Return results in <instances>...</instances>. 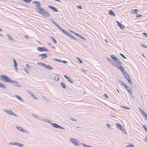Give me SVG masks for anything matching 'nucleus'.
I'll use <instances>...</instances> for the list:
<instances>
[{"label": "nucleus", "instance_id": "nucleus-1", "mask_svg": "<svg viewBox=\"0 0 147 147\" xmlns=\"http://www.w3.org/2000/svg\"><path fill=\"white\" fill-rule=\"evenodd\" d=\"M0 80L2 81L9 83H13L14 82L9 78L4 75H1L0 76Z\"/></svg>", "mask_w": 147, "mask_h": 147}, {"label": "nucleus", "instance_id": "nucleus-2", "mask_svg": "<svg viewBox=\"0 0 147 147\" xmlns=\"http://www.w3.org/2000/svg\"><path fill=\"white\" fill-rule=\"evenodd\" d=\"M123 75L125 78L127 79L129 84L130 85H132V82L130 78L129 75L126 72H123Z\"/></svg>", "mask_w": 147, "mask_h": 147}, {"label": "nucleus", "instance_id": "nucleus-3", "mask_svg": "<svg viewBox=\"0 0 147 147\" xmlns=\"http://www.w3.org/2000/svg\"><path fill=\"white\" fill-rule=\"evenodd\" d=\"M34 4H36V8H35V10L36 12H38L42 8L41 7V4L38 1H35L33 2Z\"/></svg>", "mask_w": 147, "mask_h": 147}, {"label": "nucleus", "instance_id": "nucleus-4", "mask_svg": "<svg viewBox=\"0 0 147 147\" xmlns=\"http://www.w3.org/2000/svg\"><path fill=\"white\" fill-rule=\"evenodd\" d=\"M70 142L74 145L78 146L80 145V142L73 138H71L70 139Z\"/></svg>", "mask_w": 147, "mask_h": 147}, {"label": "nucleus", "instance_id": "nucleus-5", "mask_svg": "<svg viewBox=\"0 0 147 147\" xmlns=\"http://www.w3.org/2000/svg\"><path fill=\"white\" fill-rule=\"evenodd\" d=\"M51 21L53 24L57 26L61 31H62L64 34H65L66 31L63 30L62 28L56 22L54 21L52 19H51Z\"/></svg>", "mask_w": 147, "mask_h": 147}, {"label": "nucleus", "instance_id": "nucleus-6", "mask_svg": "<svg viewBox=\"0 0 147 147\" xmlns=\"http://www.w3.org/2000/svg\"><path fill=\"white\" fill-rule=\"evenodd\" d=\"M51 126L60 129H65L63 127H62L56 123H51Z\"/></svg>", "mask_w": 147, "mask_h": 147}, {"label": "nucleus", "instance_id": "nucleus-7", "mask_svg": "<svg viewBox=\"0 0 147 147\" xmlns=\"http://www.w3.org/2000/svg\"><path fill=\"white\" fill-rule=\"evenodd\" d=\"M37 49L38 51L40 52H43L44 51L48 52H50L49 51L48 49H47L45 47H37Z\"/></svg>", "mask_w": 147, "mask_h": 147}, {"label": "nucleus", "instance_id": "nucleus-8", "mask_svg": "<svg viewBox=\"0 0 147 147\" xmlns=\"http://www.w3.org/2000/svg\"><path fill=\"white\" fill-rule=\"evenodd\" d=\"M42 10L43 11L40 14L45 17V18H48L50 17V14L45 9Z\"/></svg>", "mask_w": 147, "mask_h": 147}, {"label": "nucleus", "instance_id": "nucleus-9", "mask_svg": "<svg viewBox=\"0 0 147 147\" xmlns=\"http://www.w3.org/2000/svg\"><path fill=\"white\" fill-rule=\"evenodd\" d=\"M4 111L9 115H12L16 117H18V116L15 113H13L12 111H8L7 110H4Z\"/></svg>", "mask_w": 147, "mask_h": 147}, {"label": "nucleus", "instance_id": "nucleus-10", "mask_svg": "<svg viewBox=\"0 0 147 147\" xmlns=\"http://www.w3.org/2000/svg\"><path fill=\"white\" fill-rule=\"evenodd\" d=\"M107 59L108 61L110 63H111L112 65H114L115 67H117L118 65L117 63L115 62H114L113 60H112L111 59Z\"/></svg>", "mask_w": 147, "mask_h": 147}, {"label": "nucleus", "instance_id": "nucleus-11", "mask_svg": "<svg viewBox=\"0 0 147 147\" xmlns=\"http://www.w3.org/2000/svg\"><path fill=\"white\" fill-rule=\"evenodd\" d=\"M116 126L121 131H123L124 129L123 127L121 124L119 123H117L116 124Z\"/></svg>", "mask_w": 147, "mask_h": 147}, {"label": "nucleus", "instance_id": "nucleus-12", "mask_svg": "<svg viewBox=\"0 0 147 147\" xmlns=\"http://www.w3.org/2000/svg\"><path fill=\"white\" fill-rule=\"evenodd\" d=\"M7 39H9L11 42H14L15 41V40H14L13 38H12L10 34H7Z\"/></svg>", "mask_w": 147, "mask_h": 147}, {"label": "nucleus", "instance_id": "nucleus-13", "mask_svg": "<svg viewBox=\"0 0 147 147\" xmlns=\"http://www.w3.org/2000/svg\"><path fill=\"white\" fill-rule=\"evenodd\" d=\"M13 81L14 82L13 83H11L13 84V85L14 86H17L18 87H21V85L18 83V82L15 81L14 80H13Z\"/></svg>", "mask_w": 147, "mask_h": 147}, {"label": "nucleus", "instance_id": "nucleus-14", "mask_svg": "<svg viewBox=\"0 0 147 147\" xmlns=\"http://www.w3.org/2000/svg\"><path fill=\"white\" fill-rule=\"evenodd\" d=\"M38 56L39 57H41V59H43L46 58L47 57V55L45 54H39V55Z\"/></svg>", "mask_w": 147, "mask_h": 147}, {"label": "nucleus", "instance_id": "nucleus-15", "mask_svg": "<svg viewBox=\"0 0 147 147\" xmlns=\"http://www.w3.org/2000/svg\"><path fill=\"white\" fill-rule=\"evenodd\" d=\"M111 57L116 62H117L119 60V59L117 58V57L115 55H111Z\"/></svg>", "mask_w": 147, "mask_h": 147}, {"label": "nucleus", "instance_id": "nucleus-16", "mask_svg": "<svg viewBox=\"0 0 147 147\" xmlns=\"http://www.w3.org/2000/svg\"><path fill=\"white\" fill-rule=\"evenodd\" d=\"M16 128L20 131H22L25 133L26 132V130L24 129L21 127L17 126H16Z\"/></svg>", "mask_w": 147, "mask_h": 147}, {"label": "nucleus", "instance_id": "nucleus-17", "mask_svg": "<svg viewBox=\"0 0 147 147\" xmlns=\"http://www.w3.org/2000/svg\"><path fill=\"white\" fill-rule=\"evenodd\" d=\"M44 67H45V68H46L47 69L50 70H51L53 69V67L50 66L49 65H47L45 64L44 65Z\"/></svg>", "mask_w": 147, "mask_h": 147}, {"label": "nucleus", "instance_id": "nucleus-18", "mask_svg": "<svg viewBox=\"0 0 147 147\" xmlns=\"http://www.w3.org/2000/svg\"><path fill=\"white\" fill-rule=\"evenodd\" d=\"M48 7L49 8L52 10H53L54 11H55V12L58 11L57 9L54 7L51 6H49Z\"/></svg>", "mask_w": 147, "mask_h": 147}, {"label": "nucleus", "instance_id": "nucleus-19", "mask_svg": "<svg viewBox=\"0 0 147 147\" xmlns=\"http://www.w3.org/2000/svg\"><path fill=\"white\" fill-rule=\"evenodd\" d=\"M68 93L71 95H74L75 93L74 90L72 89H69V91L68 92Z\"/></svg>", "mask_w": 147, "mask_h": 147}, {"label": "nucleus", "instance_id": "nucleus-20", "mask_svg": "<svg viewBox=\"0 0 147 147\" xmlns=\"http://www.w3.org/2000/svg\"><path fill=\"white\" fill-rule=\"evenodd\" d=\"M118 69H119L122 72L123 74V72H125L126 71H124V67L122 66H119V67H117Z\"/></svg>", "mask_w": 147, "mask_h": 147}, {"label": "nucleus", "instance_id": "nucleus-21", "mask_svg": "<svg viewBox=\"0 0 147 147\" xmlns=\"http://www.w3.org/2000/svg\"><path fill=\"white\" fill-rule=\"evenodd\" d=\"M13 61L14 64V67L16 69H18L17 68V63L16 61L13 59Z\"/></svg>", "mask_w": 147, "mask_h": 147}, {"label": "nucleus", "instance_id": "nucleus-22", "mask_svg": "<svg viewBox=\"0 0 147 147\" xmlns=\"http://www.w3.org/2000/svg\"><path fill=\"white\" fill-rule=\"evenodd\" d=\"M15 96L18 99H19L20 101L23 102L24 100L22 98L20 97L19 96L16 94L15 95Z\"/></svg>", "mask_w": 147, "mask_h": 147}, {"label": "nucleus", "instance_id": "nucleus-23", "mask_svg": "<svg viewBox=\"0 0 147 147\" xmlns=\"http://www.w3.org/2000/svg\"><path fill=\"white\" fill-rule=\"evenodd\" d=\"M109 14L113 16H116V15L115 13L111 10L109 11Z\"/></svg>", "mask_w": 147, "mask_h": 147}, {"label": "nucleus", "instance_id": "nucleus-24", "mask_svg": "<svg viewBox=\"0 0 147 147\" xmlns=\"http://www.w3.org/2000/svg\"><path fill=\"white\" fill-rule=\"evenodd\" d=\"M138 10L137 9H134L131 11V13L133 14H137Z\"/></svg>", "mask_w": 147, "mask_h": 147}, {"label": "nucleus", "instance_id": "nucleus-25", "mask_svg": "<svg viewBox=\"0 0 147 147\" xmlns=\"http://www.w3.org/2000/svg\"><path fill=\"white\" fill-rule=\"evenodd\" d=\"M0 87L4 89H5L6 88V86L1 82H0Z\"/></svg>", "mask_w": 147, "mask_h": 147}, {"label": "nucleus", "instance_id": "nucleus-26", "mask_svg": "<svg viewBox=\"0 0 147 147\" xmlns=\"http://www.w3.org/2000/svg\"><path fill=\"white\" fill-rule=\"evenodd\" d=\"M43 121L47 123H49L50 124H51V123L52 122V121H50L48 119H46V118L45 119H43Z\"/></svg>", "mask_w": 147, "mask_h": 147}, {"label": "nucleus", "instance_id": "nucleus-27", "mask_svg": "<svg viewBox=\"0 0 147 147\" xmlns=\"http://www.w3.org/2000/svg\"><path fill=\"white\" fill-rule=\"evenodd\" d=\"M118 26L122 29H123L125 28V27L121 23H120L119 25Z\"/></svg>", "mask_w": 147, "mask_h": 147}, {"label": "nucleus", "instance_id": "nucleus-28", "mask_svg": "<svg viewBox=\"0 0 147 147\" xmlns=\"http://www.w3.org/2000/svg\"><path fill=\"white\" fill-rule=\"evenodd\" d=\"M17 142H9V144L12 146L17 145Z\"/></svg>", "mask_w": 147, "mask_h": 147}, {"label": "nucleus", "instance_id": "nucleus-29", "mask_svg": "<svg viewBox=\"0 0 147 147\" xmlns=\"http://www.w3.org/2000/svg\"><path fill=\"white\" fill-rule=\"evenodd\" d=\"M117 82L119 84H121L123 85V84H124L125 83H123V81L121 80H120L118 79L117 81Z\"/></svg>", "mask_w": 147, "mask_h": 147}, {"label": "nucleus", "instance_id": "nucleus-30", "mask_svg": "<svg viewBox=\"0 0 147 147\" xmlns=\"http://www.w3.org/2000/svg\"><path fill=\"white\" fill-rule=\"evenodd\" d=\"M59 76H55L54 78V79L55 80L57 81H58L59 80Z\"/></svg>", "mask_w": 147, "mask_h": 147}, {"label": "nucleus", "instance_id": "nucleus-31", "mask_svg": "<svg viewBox=\"0 0 147 147\" xmlns=\"http://www.w3.org/2000/svg\"><path fill=\"white\" fill-rule=\"evenodd\" d=\"M37 64L40 66H42L44 67V65H45V64L43 63H42L41 62H38L37 63Z\"/></svg>", "mask_w": 147, "mask_h": 147}, {"label": "nucleus", "instance_id": "nucleus-32", "mask_svg": "<svg viewBox=\"0 0 147 147\" xmlns=\"http://www.w3.org/2000/svg\"><path fill=\"white\" fill-rule=\"evenodd\" d=\"M61 86L63 88H66L65 85V84L63 82H61Z\"/></svg>", "mask_w": 147, "mask_h": 147}, {"label": "nucleus", "instance_id": "nucleus-33", "mask_svg": "<svg viewBox=\"0 0 147 147\" xmlns=\"http://www.w3.org/2000/svg\"><path fill=\"white\" fill-rule=\"evenodd\" d=\"M17 145H18L19 147H23L24 146V144L19 143L18 142H17Z\"/></svg>", "mask_w": 147, "mask_h": 147}, {"label": "nucleus", "instance_id": "nucleus-34", "mask_svg": "<svg viewBox=\"0 0 147 147\" xmlns=\"http://www.w3.org/2000/svg\"><path fill=\"white\" fill-rule=\"evenodd\" d=\"M121 107L122 108H124V109H127V110H128V109H130V108H129V107H126V106H121Z\"/></svg>", "mask_w": 147, "mask_h": 147}, {"label": "nucleus", "instance_id": "nucleus-35", "mask_svg": "<svg viewBox=\"0 0 147 147\" xmlns=\"http://www.w3.org/2000/svg\"><path fill=\"white\" fill-rule=\"evenodd\" d=\"M123 85L126 88L127 90L128 89H129L130 87L126 85L125 83L123 84Z\"/></svg>", "mask_w": 147, "mask_h": 147}, {"label": "nucleus", "instance_id": "nucleus-36", "mask_svg": "<svg viewBox=\"0 0 147 147\" xmlns=\"http://www.w3.org/2000/svg\"><path fill=\"white\" fill-rule=\"evenodd\" d=\"M117 63V65H118V66H121V64H122V62L120 61H117V63Z\"/></svg>", "mask_w": 147, "mask_h": 147}, {"label": "nucleus", "instance_id": "nucleus-37", "mask_svg": "<svg viewBox=\"0 0 147 147\" xmlns=\"http://www.w3.org/2000/svg\"><path fill=\"white\" fill-rule=\"evenodd\" d=\"M45 9L42 8L41 9H40L39 11H38L37 12H38L39 13L41 14L42 12H43V11L42 10H45Z\"/></svg>", "mask_w": 147, "mask_h": 147}, {"label": "nucleus", "instance_id": "nucleus-38", "mask_svg": "<svg viewBox=\"0 0 147 147\" xmlns=\"http://www.w3.org/2000/svg\"><path fill=\"white\" fill-rule=\"evenodd\" d=\"M65 34L70 37H71L72 36V35H71L70 34H69V33H68V32L67 31L66 32Z\"/></svg>", "mask_w": 147, "mask_h": 147}, {"label": "nucleus", "instance_id": "nucleus-39", "mask_svg": "<svg viewBox=\"0 0 147 147\" xmlns=\"http://www.w3.org/2000/svg\"><path fill=\"white\" fill-rule=\"evenodd\" d=\"M51 38L52 40L53 41V42L55 43H57V40H56V39L53 38V37L51 36Z\"/></svg>", "mask_w": 147, "mask_h": 147}, {"label": "nucleus", "instance_id": "nucleus-40", "mask_svg": "<svg viewBox=\"0 0 147 147\" xmlns=\"http://www.w3.org/2000/svg\"><path fill=\"white\" fill-rule=\"evenodd\" d=\"M67 80L68 81H69V82H70V83H71V84L73 83V82L72 81V79H71V78H69Z\"/></svg>", "mask_w": 147, "mask_h": 147}, {"label": "nucleus", "instance_id": "nucleus-41", "mask_svg": "<svg viewBox=\"0 0 147 147\" xmlns=\"http://www.w3.org/2000/svg\"><path fill=\"white\" fill-rule=\"evenodd\" d=\"M26 92L28 94H29L31 96H32V95H33V94L30 91L27 90Z\"/></svg>", "mask_w": 147, "mask_h": 147}, {"label": "nucleus", "instance_id": "nucleus-42", "mask_svg": "<svg viewBox=\"0 0 147 147\" xmlns=\"http://www.w3.org/2000/svg\"><path fill=\"white\" fill-rule=\"evenodd\" d=\"M43 119H44V118H43L42 117L40 116H38V117L37 119H38L39 120H40L41 121H43Z\"/></svg>", "mask_w": 147, "mask_h": 147}, {"label": "nucleus", "instance_id": "nucleus-43", "mask_svg": "<svg viewBox=\"0 0 147 147\" xmlns=\"http://www.w3.org/2000/svg\"><path fill=\"white\" fill-rule=\"evenodd\" d=\"M142 114L143 115H144V116L146 118H147V114L144 111V113H143Z\"/></svg>", "mask_w": 147, "mask_h": 147}, {"label": "nucleus", "instance_id": "nucleus-44", "mask_svg": "<svg viewBox=\"0 0 147 147\" xmlns=\"http://www.w3.org/2000/svg\"><path fill=\"white\" fill-rule=\"evenodd\" d=\"M32 116L35 118H36L37 119H38V116L36 114H34H34H32Z\"/></svg>", "mask_w": 147, "mask_h": 147}, {"label": "nucleus", "instance_id": "nucleus-45", "mask_svg": "<svg viewBox=\"0 0 147 147\" xmlns=\"http://www.w3.org/2000/svg\"><path fill=\"white\" fill-rule=\"evenodd\" d=\"M120 55L124 59H126V57L125 56V55L123 54L120 53Z\"/></svg>", "mask_w": 147, "mask_h": 147}, {"label": "nucleus", "instance_id": "nucleus-46", "mask_svg": "<svg viewBox=\"0 0 147 147\" xmlns=\"http://www.w3.org/2000/svg\"><path fill=\"white\" fill-rule=\"evenodd\" d=\"M138 109H139V111L140 112H141V113L142 114L143 113H144V110L142 109L141 108H140V107H139L138 108Z\"/></svg>", "mask_w": 147, "mask_h": 147}, {"label": "nucleus", "instance_id": "nucleus-47", "mask_svg": "<svg viewBox=\"0 0 147 147\" xmlns=\"http://www.w3.org/2000/svg\"><path fill=\"white\" fill-rule=\"evenodd\" d=\"M22 1L28 3H30L31 1V0H22Z\"/></svg>", "mask_w": 147, "mask_h": 147}, {"label": "nucleus", "instance_id": "nucleus-48", "mask_svg": "<svg viewBox=\"0 0 147 147\" xmlns=\"http://www.w3.org/2000/svg\"><path fill=\"white\" fill-rule=\"evenodd\" d=\"M143 127L145 131L147 132V128L146 126L145 125H143Z\"/></svg>", "mask_w": 147, "mask_h": 147}, {"label": "nucleus", "instance_id": "nucleus-49", "mask_svg": "<svg viewBox=\"0 0 147 147\" xmlns=\"http://www.w3.org/2000/svg\"><path fill=\"white\" fill-rule=\"evenodd\" d=\"M54 60L56 61L60 62H61L62 61L60 60L57 59H55Z\"/></svg>", "mask_w": 147, "mask_h": 147}, {"label": "nucleus", "instance_id": "nucleus-50", "mask_svg": "<svg viewBox=\"0 0 147 147\" xmlns=\"http://www.w3.org/2000/svg\"><path fill=\"white\" fill-rule=\"evenodd\" d=\"M32 97L34 98V99L36 100L37 99V98L33 94V95H32V96H31Z\"/></svg>", "mask_w": 147, "mask_h": 147}, {"label": "nucleus", "instance_id": "nucleus-51", "mask_svg": "<svg viewBox=\"0 0 147 147\" xmlns=\"http://www.w3.org/2000/svg\"><path fill=\"white\" fill-rule=\"evenodd\" d=\"M64 77L65 79H67V80L69 78V77H68L67 76L65 75H64Z\"/></svg>", "mask_w": 147, "mask_h": 147}, {"label": "nucleus", "instance_id": "nucleus-52", "mask_svg": "<svg viewBox=\"0 0 147 147\" xmlns=\"http://www.w3.org/2000/svg\"><path fill=\"white\" fill-rule=\"evenodd\" d=\"M142 15L141 14H137L136 16V17L138 18L140 17H141Z\"/></svg>", "mask_w": 147, "mask_h": 147}, {"label": "nucleus", "instance_id": "nucleus-53", "mask_svg": "<svg viewBox=\"0 0 147 147\" xmlns=\"http://www.w3.org/2000/svg\"><path fill=\"white\" fill-rule=\"evenodd\" d=\"M141 45L143 47H144L145 48H146L147 47V46H146V45H144L142 43Z\"/></svg>", "mask_w": 147, "mask_h": 147}, {"label": "nucleus", "instance_id": "nucleus-54", "mask_svg": "<svg viewBox=\"0 0 147 147\" xmlns=\"http://www.w3.org/2000/svg\"><path fill=\"white\" fill-rule=\"evenodd\" d=\"M104 96L105 97H106V98H109V97L107 95L105 94H104Z\"/></svg>", "mask_w": 147, "mask_h": 147}, {"label": "nucleus", "instance_id": "nucleus-55", "mask_svg": "<svg viewBox=\"0 0 147 147\" xmlns=\"http://www.w3.org/2000/svg\"><path fill=\"white\" fill-rule=\"evenodd\" d=\"M78 61L81 63H83V61L82 60H80L79 58H78Z\"/></svg>", "mask_w": 147, "mask_h": 147}, {"label": "nucleus", "instance_id": "nucleus-56", "mask_svg": "<svg viewBox=\"0 0 147 147\" xmlns=\"http://www.w3.org/2000/svg\"><path fill=\"white\" fill-rule=\"evenodd\" d=\"M26 66L27 68H28V69H29V68H30V66L28 64H26Z\"/></svg>", "mask_w": 147, "mask_h": 147}, {"label": "nucleus", "instance_id": "nucleus-57", "mask_svg": "<svg viewBox=\"0 0 147 147\" xmlns=\"http://www.w3.org/2000/svg\"><path fill=\"white\" fill-rule=\"evenodd\" d=\"M80 38L82 39H83V40H86V39L85 38H84L82 36H81V35H80V36L79 37Z\"/></svg>", "mask_w": 147, "mask_h": 147}, {"label": "nucleus", "instance_id": "nucleus-58", "mask_svg": "<svg viewBox=\"0 0 147 147\" xmlns=\"http://www.w3.org/2000/svg\"><path fill=\"white\" fill-rule=\"evenodd\" d=\"M71 117V120H72V121H76V119H75L74 118L72 117Z\"/></svg>", "mask_w": 147, "mask_h": 147}, {"label": "nucleus", "instance_id": "nucleus-59", "mask_svg": "<svg viewBox=\"0 0 147 147\" xmlns=\"http://www.w3.org/2000/svg\"><path fill=\"white\" fill-rule=\"evenodd\" d=\"M61 63L65 64L66 63H67V62L63 60V61H62Z\"/></svg>", "mask_w": 147, "mask_h": 147}, {"label": "nucleus", "instance_id": "nucleus-60", "mask_svg": "<svg viewBox=\"0 0 147 147\" xmlns=\"http://www.w3.org/2000/svg\"><path fill=\"white\" fill-rule=\"evenodd\" d=\"M74 34H75L77 36H78L79 37L80 36V35L79 34H78L74 32Z\"/></svg>", "mask_w": 147, "mask_h": 147}, {"label": "nucleus", "instance_id": "nucleus-61", "mask_svg": "<svg viewBox=\"0 0 147 147\" xmlns=\"http://www.w3.org/2000/svg\"><path fill=\"white\" fill-rule=\"evenodd\" d=\"M24 69L25 71H26L27 73H28L27 69L26 68H24Z\"/></svg>", "mask_w": 147, "mask_h": 147}, {"label": "nucleus", "instance_id": "nucleus-62", "mask_svg": "<svg viewBox=\"0 0 147 147\" xmlns=\"http://www.w3.org/2000/svg\"><path fill=\"white\" fill-rule=\"evenodd\" d=\"M71 38H73V39H74V40H77V39L75 37H74V36H73L72 35V36L71 37Z\"/></svg>", "mask_w": 147, "mask_h": 147}, {"label": "nucleus", "instance_id": "nucleus-63", "mask_svg": "<svg viewBox=\"0 0 147 147\" xmlns=\"http://www.w3.org/2000/svg\"><path fill=\"white\" fill-rule=\"evenodd\" d=\"M107 126L109 128H110L111 127V125L110 124H107Z\"/></svg>", "mask_w": 147, "mask_h": 147}, {"label": "nucleus", "instance_id": "nucleus-64", "mask_svg": "<svg viewBox=\"0 0 147 147\" xmlns=\"http://www.w3.org/2000/svg\"><path fill=\"white\" fill-rule=\"evenodd\" d=\"M143 34L146 37H147V34L145 33V32H143Z\"/></svg>", "mask_w": 147, "mask_h": 147}]
</instances>
